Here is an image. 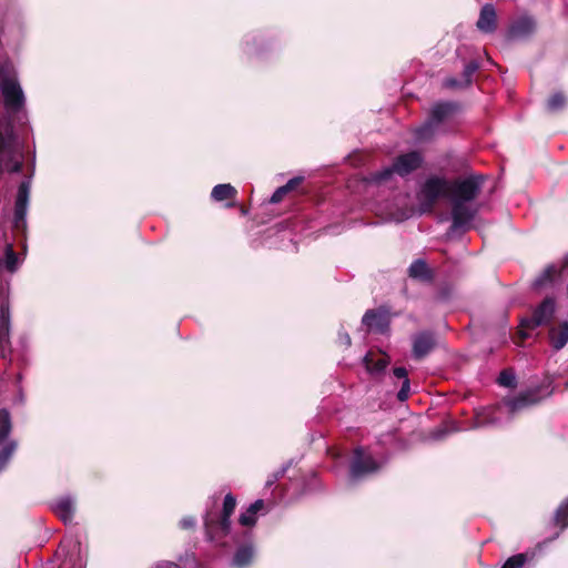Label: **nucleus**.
Here are the masks:
<instances>
[{
	"label": "nucleus",
	"mask_w": 568,
	"mask_h": 568,
	"mask_svg": "<svg viewBox=\"0 0 568 568\" xmlns=\"http://www.w3.org/2000/svg\"><path fill=\"white\" fill-rule=\"evenodd\" d=\"M496 26V11L491 4L483 7L479 19L477 21V28L481 32H493Z\"/></svg>",
	"instance_id": "obj_14"
},
{
	"label": "nucleus",
	"mask_w": 568,
	"mask_h": 568,
	"mask_svg": "<svg viewBox=\"0 0 568 568\" xmlns=\"http://www.w3.org/2000/svg\"><path fill=\"white\" fill-rule=\"evenodd\" d=\"M459 428H440L434 433V439H442L450 430H458Z\"/></svg>",
	"instance_id": "obj_33"
},
{
	"label": "nucleus",
	"mask_w": 568,
	"mask_h": 568,
	"mask_svg": "<svg viewBox=\"0 0 568 568\" xmlns=\"http://www.w3.org/2000/svg\"><path fill=\"white\" fill-rule=\"evenodd\" d=\"M4 265L11 272H14L18 268V266H19L18 256L14 253V251H13L11 245H7L6 246V251H4Z\"/></svg>",
	"instance_id": "obj_25"
},
{
	"label": "nucleus",
	"mask_w": 568,
	"mask_h": 568,
	"mask_svg": "<svg viewBox=\"0 0 568 568\" xmlns=\"http://www.w3.org/2000/svg\"><path fill=\"white\" fill-rule=\"evenodd\" d=\"M409 276L413 278L425 280L428 277V267L424 261H415L408 268Z\"/></svg>",
	"instance_id": "obj_23"
},
{
	"label": "nucleus",
	"mask_w": 568,
	"mask_h": 568,
	"mask_svg": "<svg viewBox=\"0 0 568 568\" xmlns=\"http://www.w3.org/2000/svg\"><path fill=\"white\" fill-rule=\"evenodd\" d=\"M477 69V64H469L466 67V70H465V73H466V80H465V83L466 84H469L470 83V75L471 73Z\"/></svg>",
	"instance_id": "obj_35"
},
{
	"label": "nucleus",
	"mask_w": 568,
	"mask_h": 568,
	"mask_svg": "<svg viewBox=\"0 0 568 568\" xmlns=\"http://www.w3.org/2000/svg\"><path fill=\"white\" fill-rule=\"evenodd\" d=\"M477 212V206L470 202L453 201V229H469Z\"/></svg>",
	"instance_id": "obj_6"
},
{
	"label": "nucleus",
	"mask_w": 568,
	"mask_h": 568,
	"mask_svg": "<svg viewBox=\"0 0 568 568\" xmlns=\"http://www.w3.org/2000/svg\"><path fill=\"white\" fill-rule=\"evenodd\" d=\"M455 110V105L448 102L437 103L432 109V116L436 121H442Z\"/></svg>",
	"instance_id": "obj_22"
},
{
	"label": "nucleus",
	"mask_w": 568,
	"mask_h": 568,
	"mask_svg": "<svg viewBox=\"0 0 568 568\" xmlns=\"http://www.w3.org/2000/svg\"><path fill=\"white\" fill-rule=\"evenodd\" d=\"M195 524H196V521H195L194 517H184L180 521V526L183 529H193L195 527Z\"/></svg>",
	"instance_id": "obj_31"
},
{
	"label": "nucleus",
	"mask_w": 568,
	"mask_h": 568,
	"mask_svg": "<svg viewBox=\"0 0 568 568\" xmlns=\"http://www.w3.org/2000/svg\"><path fill=\"white\" fill-rule=\"evenodd\" d=\"M343 341H344L345 345H347V346L351 345V337L347 334L344 335Z\"/></svg>",
	"instance_id": "obj_39"
},
{
	"label": "nucleus",
	"mask_w": 568,
	"mask_h": 568,
	"mask_svg": "<svg viewBox=\"0 0 568 568\" xmlns=\"http://www.w3.org/2000/svg\"><path fill=\"white\" fill-rule=\"evenodd\" d=\"M480 181L478 178H469L458 181L449 192L453 193V201L470 202L479 192Z\"/></svg>",
	"instance_id": "obj_8"
},
{
	"label": "nucleus",
	"mask_w": 568,
	"mask_h": 568,
	"mask_svg": "<svg viewBox=\"0 0 568 568\" xmlns=\"http://www.w3.org/2000/svg\"><path fill=\"white\" fill-rule=\"evenodd\" d=\"M450 191L448 184L440 179H429L423 185L419 194V212L425 213L429 211L434 203Z\"/></svg>",
	"instance_id": "obj_4"
},
{
	"label": "nucleus",
	"mask_w": 568,
	"mask_h": 568,
	"mask_svg": "<svg viewBox=\"0 0 568 568\" xmlns=\"http://www.w3.org/2000/svg\"><path fill=\"white\" fill-rule=\"evenodd\" d=\"M554 525L559 527L560 531L568 527V498L555 511Z\"/></svg>",
	"instance_id": "obj_20"
},
{
	"label": "nucleus",
	"mask_w": 568,
	"mask_h": 568,
	"mask_svg": "<svg viewBox=\"0 0 568 568\" xmlns=\"http://www.w3.org/2000/svg\"><path fill=\"white\" fill-rule=\"evenodd\" d=\"M565 103V98L559 94V93H556L554 94L549 100H548V108L550 110H557L559 109L560 106H562Z\"/></svg>",
	"instance_id": "obj_30"
},
{
	"label": "nucleus",
	"mask_w": 568,
	"mask_h": 568,
	"mask_svg": "<svg viewBox=\"0 0 568 568\" xmlns=\"http://www.w3.org/2000/svg\"><path fill=\"white\" fill-rule=\"evenodd\" d=\"M499 384L506 387H514L516 384V377L510 372H503L498 378Z\"/></svg>",
	"instance_id": "obj_29"
},
{
	"label": "nucleus",
	"mask_w": 568,
	"mask_h": 568,
	"mask_svg": "<svg viewBox=\"0 0 568 568\" xmlns=\"http://www.w3.org/2000/svg\"><path fill=\"white\" fill-rule=\"evenodd\" d=\"M11 428H0V445L6 442Z\"/></svg>",
	"instance_id": "obj_37"
},
{
	"label": "nucleus",
	"mask_w": 568,
	"mask_h": 568,
	"mask_svg": "<svg viewBox=\"0 0 568 568\" xmlns=\"http://www.w3.org/2000/svg\"><path fill=\"white\" fill-rule=\"evenodd\" d=\"M408 392H409V381L405 379L400 390L397 394L398 398L400 400H405L408 397Z\"/></svg>",
	"instance_id": "obj_32"
},
{
	"label": "nucleus",
	"mask_w": 568,
	"mask_h": 568,
	"mask_svg": "<svg viewBox=\"0 0 568 568\" xmlns=\"http://www.w3.org/2000/svg\"><path fill=\"white\" fill-rule=\"evenodd\" d=\"M555 313V302L546 298L534 312L531 318L521 322L524 326L536 327L546 324Z\"/></svg>",
	"instance_id": "obj_9"
},
{
	"label": "nucleus",
	"mask_w": 568,
	"mask_h": 568,
	"mask_svg": "<svg viewBox=\"0 0 568 568\" xmlns=\"http://www.w3.org/2000/svg\"><path fill=\"white\" fill-rule=\"evenodd\" d=\"M13 141L12 126L9 123L0 122V170L17 172L21 168L19 160H7L6 155L10 152Z\"/></svg>",
	"instance_id": "obj_5"
},
{
	"label": "nucleus",
	"mask_w": 568,
	"mask_h": 568,
	"mask_svg": "<svg viewBox=\"0 0 568 568\" xmlns=\"http://www.w3.org/2000/svg\"><path fill=\"white\" fill-rule=\"evenodd\" d=\"M363 324L368 331L382 333L388 327V320L382 313L367 312L363 317Z\"/></svg>",
	"instance_id": "obj_15"
},
{
	"label": "nucleus",
	"mask_w": 568,
	"mask_h": 568,
	"mask_svg": "<svg viewBox=\"0 0 568 568\" xmlns=\"http://www.w3.org/2000/svg\"><path fill=\"white\" fill-rule=\"evenodd\" d=\"M551 345L556 349L562 348L568 342V322L562 321L549 332Z\"/></svg>",
	"instance_id": "obj_16"
},
{
	"label": "nucleus",
	"mask_w": 568,
	"mask_h": 568,
	"mask_svg": "<svg viewBox=\"0 0 568 568\" xmlns=\"http://www.w3.org/2000/svg\"><path fill=\"white\" fill-rule=\"evenodd\" d=\"M394 375L398 378L407 379V372L405 368L398 367L394 369Z\"/></svg>",
	"instance_id": "obj_36"
},
{
	"label": "nucleus",
	"mask_w": 568,
	"mask_h": 568,
	"mask_svg": "<svg viewBox=\"0 0 568 568\" xmlns=\"http://www.w3.org/2000/svg\"><path fill=\"white\" fill-rule=\"evenodd\" d=\"M16 449V442H9L2 447V449L0 450V471H2L7 467Z\"/></svg>",
	"instance_id": "obj_24"
},
{
	"label": "nucleus",
	"mask_w": 568,
	"mask_h": 568,
	"mask_svg": "<svg viewBox=\"0 0 568 568\" xmlns=\"http://www.w3.org/2000/svg\"><path fill=\"white\" fill-rule=\"evenodd\" d=\"M166 568H180V566H179V565H175V564H171V565H169Z\"/></svg>",
	"instance_id": "obj_41"
},
{
	"label": "nucleus",
	"mask_w": 568,
	"mask_h": 568,
	"mask_svg": "<svg viewBox=\"0 0 568 568\" xmlns=\"http://www.w3.org/2000/svg\"><path fill=\"white\" fill-rule=\"evenodd\" d=\"M236 507V498L229 493L224 497L221 514L209 510L204 515V531L205 537L210 541H221L231 531V516Z\"/></svg>",
	"instance_id": "obj_1"
},
{
	"label": "nucleus",
	"mask_w": 568,
	"mask_h": 568,
	"mask_svg": "<svg viewBox=\"0 0 568 568\" xmlns=\"http://www.w3.org/2000/svg\"><path fill=\"white\" fill-rule=\"evenodd\" d=\"M9 333V312L4 306L0 307V339L7 337Z\"/></svg>",
	"instance_id": "obj_28"
},
{
	"label": "nucleus",
	"mask_w": 568,
	"mask_h": 568,
	"mask_svg": "<svg viewBox=\"0 0 568 568\" xmlns=\"http://www.w3.org/2000/svg\"><path fill=\"white\" fill-rule=\"evenodd\" d=\"M436 341L430 334H419L415 337L413 343V353L416 358H423L426 356L434 347Z\"/></svg>",
	"instance_id": "obj_13"
},
{
	"label": "nucleus",
	"mask_w": 568,
	"mask_h": 568,
	"mask_svg": "<svg viewBox=\"0 0 568 568\" xmlns=\"http://www.w3.org/2000/svg\"><path fill=\"white\" fill-rule=\"evenodd\" d=\"M528 556L527 554H517L511 557H509L501 568H523L524 565L527 562Z\"/></svg>",
	"instance_id": "obj_26"
},
{
	"label": "nucleus",
	"mask_w": 568,
	"mask_h": 568,
	"mask_svg": "<svg viewBox=\"0 0 568 568\" xmlns=\"http://www.w3.org/2000/svg\"><path fill=\"white\" fill-rule=\"evenodd\" d=\"M52 509L55 516L59 517L64 524L71 523L73 520L74 505L70 497L59 498L54 503Z\"/></svg>",
	"instance_id": "obj_12"
},
{
	"label": "nucleus",
	"mask_w": 568,
	"mask_h": 568,
	"mask_svg": "<svg viewBox=\"0 0 568 568\" xmlns=\"http://www.w3.org/2000/svg\"><path fill=\"white\" fill-rule=\"evenodd\" d=\"M236 195V190L231 184H219L212 190V197L215 201H223L226 199L234 197Z\"/></svg>",
	"instance_id": "obj_21"
},
{
	"label": "nucleus",
	"mask_w": 568,
	"mask_h": 568,
	"mask_svg": "<svg viewBox=\"0 0 568 568\" xmlns=\"http://www.w3.org/2000/svg\"><path fill=\"white\" fill-rule=\"evenodd\" d=\"M382 467L383 463L375 459L367 448L358 446L353 450L349 460V478L354 481L362 480L376 475Z\"/></svg>",
	"instance_id": "obj_3"
},
{
	"label": "nucleus",
	"mask_w": 568,
	"mask_h": 568,
	"mask_svg": "<svg viewBox=\"0 0 568 568\" xmlns=\"http://www.w3.org/2000/svg\"><path fill=\"white\" fill-rule=\"evenodd\" d=\"M302 182V178H293L291 179L285 185L278 187L273 195L271 196L270 202L271 203H278L281 202L284 196L293 191L300 183Z\"/></svg>",
	"instance_id": "obj_19"
},
{
	"label": "nucleus",
	"mask_w": 568,
	"mask_h": 568,
	"mask_svg": "<svg viewBox=\"0 0 568 568\" xmlns=\"http://www.w3.org/2000/svg\"><path fill=\"white\" fill-rule=\"evenodd\" d=\"M420 164V156L413 152L405 154L396 161L390 170L385 171V175L390 174V172H396L400 175L408 174L413 170L417 169Z\"/></svg>",
	"instance_id": "obj_10"
},
{
	"label": "nucleus",
	"mask_w": 568,
	"mask_h": 568,
	"mask_svg": "<svg viewBox=\"0 0 568 568\" xmlns=\"http://www.w3.org/2000/svg\"><path fill=\"white\" fill-rule=\"evenodd\" d=\"M254 556V546L252 544H243L236 548L232 565L235 568H247L253 562Z\"/></svg>",
	"instance_id": "obj_11"
},
{
	"label": "nucleus",
	"mask_w": 568,
	"mask_h": 568,
	"mask_svg": "<svg viewBox=\"0 0 568 568\" xmlns=\"http://www.w3.org/2000/svg\"><path fill=\"white\" fill-rule=\"evenodd\" d=\"M554 272H555V270L552 267H549V268L546 270L545 276L550 277V274L554 273Z\"/></svg>",
	"instance_id": "obj_40"
},
{
	"label": "nucleus",
	"mask_w": 568,
	"mask_h": 568,
	"mask_svg": "<svg viewBox=\"0 0 568 568\" xmlns=\"http://www.w3.org/2000/svg\"><path fill=\"white\" fill-rule=\"evenodd\" d=\"M364 363L366 365V368L369 372H376L377 373V372L383 371L387 366L388 359L384 357V358L379 359L376 364H373L372 355L367 354L364 357Z\"/></svg>",
	"instance_id": "obj_27"
},
{
	"label": "nucleus",
	"mask_w": 568,
	"mask_h": 568,
	"mask_svg": "<svg viewBox=\"0 0 568 568\" xmlns=\"http://www.w3.org/2000/svg\"><path fill=\"white\" fill-rule=\"evenodd\" d=\"M446 85L452 87V88H455V87H457L458 84H457V82H456L455 80L449 79V80H447V81H446Z\"/></svg>",
	"instance_id": "obj_38"
},
{
	"label": "nucleus",
	"mask_w": 568,
	"mask_h": 568,
	"mask_svg": "<svg viewBox=\"0 0 568 568\" xmlns=\"http://www.w3.org/2000/svg\"><path fill=\"white\" fill-rule=\"evenodd\" d=\"M550 393L548 390L534 389L520 393L517 397L508 399L506 407L510 413L521 412L525 408L537 404L542 398L547 397Z\"/></svg>",
	"instance_id": "obj_7"
},
{
	"label": "nucleus",
	"mask_w": 568,
	"mask_h": 568,
	"mask_svg": "<svg viewBox=\"0 0 568 568\" xmlns=\"http://www.w3.org/2000/svg\"><path fill=\"white\" fill-rule=\"evenodd\" d=\"M0 78L1 94L6 106L11 111L20 110L24 104V94L10 63L0 67Z\"/></svg>",
	"instance_id": "obj_2"
},
{
	"label": "nucleus",
	"mask_w": 568,
	"mask_h": 568,
	"mask_svg": "<svg viewBox=\"0 0 568 568\" xmlns=\"http://www.w3.org/2000/svg\"><path fill=\"white\" fill-rule=\"evenodd\" d=\"M10 425V416L7 410H0V426H9Z\"/></svg>",
	"instance_id": "obj_34"
},
{
	"label": "nucleus",
	"mask_w": 568,
	"mask_h": 568,
	"mask_svg": "<svg viewBox=\"0 0 568 568\" xmlns=\"http://www.w3.org/2000/svg\"><path fill=\"white\" fill-rule=\"evenodd\" d=\"M28 197H29V187L27 184H22L18 192L17 203H16V224L17 226L24 221V216L27 213L28 206Z\"/></svg>",
	"instance_id": "obj_18"
},
{
	"label": "nucleus",
	"mask_w": 568,
	"mask_h": 568,
	"mask_svg": "<svg viewBox=\"0 0 568 568\" xmlns=\"http://www.w3.org/2000/svg\"><path fill=\"white\" fill-rule=\"evenodd\" d=\"M265 503L263 499H257L248 506V508L242 513L239 517V523L242 526L252 527L256 524V514L263 510Z\"/></svg>",
	"instance_id": "obj_17"
}]
</instances>
